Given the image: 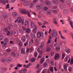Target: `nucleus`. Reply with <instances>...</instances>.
I'll return each instance as SVG.
<instances>
[{"mask_svg":"<svg viewBox=\"0 0 73 73\" xmlns=\"http://www.w3.org/2000/svg\"><path fill=\"white\" fill-rule=\"evenodd\" d=\"M51 42V40H48L47 42V44H50Z\"/></svg>","mask_w":73,"mask_h":73,"instance_id":"obj_62","label":"nucleus"},{"mask_svg":"<svg viewBox=\"0 0 73 73\" xmlns=\"http://www.w3.org/2000/svg\"><path fill=\"white\" fill-rule=\"evenodd\" d=\"M52 3L54 4H57L58 3V1L57 0H54L52 1Z\"/></svg>","mask_w":73,"mask_h":73,"instance_id":"obj_16","label":"nucleus"},{"mask_svg":"<svg viewBox=\"0 0 73 73\" xmlns=\"http://www.w3.org/2000/svg\"><path fill=\"white\" fill-rule=\"evenodd\" d=\"M68 57H66L64 59L65 62H67L68 61Z\"/></svg>","mask_w":73,"mask_h":73,"instance_id":"obj_56","label":"nucleus"},{"mask_svg":"<svg viewBox=\"0 0 73 73\" xmlns=\"http://www.w3.org/2000/svg\"><path fill=\"white\" fill-rule=\"evenodd\" d=\"M24 25L25 26H26V25L29 26V22H28V20H26L25 21V22Z\"/></svg>","mask_w":73,"mask_h":73,"instance_id":"obj_15","label":"nucleus"},{"mask_svg":"<svg viewBox=\"0 0 73 73\" xmlns=\"http://www.w3.org/2000/svg\"><path fill=\"white\" fill-rule=\"evenodd\" d=\"M43 65V66H44V67H46V66H48V64L47 63H44Z\"/></svg>","mask_w":73,"mask_h":73,"instance_id":"obj_51","label":"nucleus"},{"mask_svg":"<svg viewBox=\"0 0 73 73\" xmlns=\"http://www.w3.org/2000/svg\"><path fill=\"white\" fill-rule=\"evenodd\" d=\"M45 3L47 5H49L50 4V2L49 1H46L45 2Z\"/></svg>","mask_w":73,"mask_h":73,"instance_id":"obj_18","label":"nucleus"},{"mask_svg":"<svg viewBox=\"0 0 73 73\" xmlns=\"http://www.w3.org/2000/svg\"><path fill=\"white\" fill-rule=\"evenodd\" d=\"M53 34V33L52 34V37H53L54 36L55 37H57V31L55 30H54Z\"/></svg>","mask_w":73,"mask_h":73,"instance_id":"obj_7","label":"nucleus"},{"mask_svg":"<svg viewBox=\"0 0 73 73\" xmlns=\"http://www.w3.org/2000/svg\"><path fill=\"white\" fill-rule=\"evenodd\" d=\"M47 15H50L51 14V11L50 10H48L46 12Z\"/></svg>","mask_w":73,"mask_h":73,"instance_id":"obj_24","label":"nucleus"},{"mask_svg":"<svg viewBox=\"0 0 73 73\" xmlns=\"http://www.w3.org/2000/svg\"><path fill=\"white\" fill-rule=\"evenodd\" d=\"M70 64H73V58H71Z\"/></svg>","mask_w":73,"mask_h":73,"instance_id":"obj_60","label":"nucleus"},{"mask_svg":"<svg viewBox=\"0 0 73 73\" xmlns=\"http://www.w3.org/2000/svg\"><path fill=\"white\" fill-rule=\"evenodd\" d=\"M9 4H8L7 5L6 7V9H8V8H9Z\"/></svg>","mask_w":73,"mask_h":73,"instance_id":"obj_58","label":"nucleus"},{"mask_svg":"<svg viewBox=\"0 0 73 73\" xmlns=\"http://www.w3.org/2000/svg\"><path fill=\"white\" fill-rule=\"evenodd\" d=\"M68 21L70 22V25L71 27L73 29V22L72 21H71V18H70V17H68Z\"/></svg>","mask_w":73,"mask_h":73,"instance_id":"obj_6","label":"nucleus"},{"mask_svg":"<svg viewBox=\"0 0 73 73\" xmlns=\"http://www.w3.org/2000/svg\"><path fill=\"white\" fill-rule=\"evenodd\" d=\"M31 26L32 27H35L34 28L33 30V32L34 33L36 34V32H37V27L35 25V23L33 21L31 22Z\"/></svg>","mask_w":73,"mask_h":73,"instance_id":"obj_2","label":"nucleus"},{"mask_svg":"<svg viewBox=\"0 0 73 73\" xmlns=\"http://www.w3.org/2000/svg\"><path fill=\"white\" fill-rule=\"evenodd\" d=\"M0 61H2L3 62H5L6 60H5L4 58H2L0 59Z\"/></svg>","mask_w":73,"mask_h":73,"instance_id":"obj_26","label":"nucleus"},{"mask_svg":"<svg viewBox=\"0 0 73 73\" xmlns=\"http://www.w3.org/2000/svg\"><path fill=\"white\" fill-rule=\"evenodd\" d=\"M8 28H6V29H4V28H3L1 29V33H2V34H3L4 33V32H7L8 31Z\"/></svg>","mask_w":73,"mask_h":73,"instance_id":"obj_5","label":"nucleus"},{"mask_svg":"<svg viewBox=\"0 0 73 73\" xmlns=\"http://www.w3.org/2000/svg\"><path fill=\"white\" fill-rule=\"evenodd\" d=\"M31 4V2L29 1H26L23 3V5H29Z\"/></svg>","mask_w":73,"mask_h":73,"instance_id":"obj_10","label":"nucleus"},{"mask_svg":"<svg viewBox=\"0 0 73 73\" xmlns=\"http://www.w3.org/2000/svg\"><path fill=\"white\" fill-rule=\"evenodd\" d=\"M31 62H35L36 61V59L35 58H32L31 59Z\"/></svg>","mask_w":73,"mask_h":73,"instance_id":"obj_47","label":"nucleus"},{"mask_svg":"<svg viewBox=\"0 0 73 73\" xmlns=\"http://www.w3.org/2000/svg\"><path fill=\"white\" fill-rule=\"evenodd\" d=\"M28 42H29L28 40H27L26 41V42L24 43V45H25V46H27V45H28Z\"/></svg>","mask_w":73,"mask_h":73,"instance_id":"obj_48","label":"nucleus"},{"mask_svg":"<svg viewBox=\"0 0 73 73\" xmlns=\"http://www.w3.org/2000/svg\"><path fill=\"white\" fill-rule=\"evenodd\" d=\"M44 61H45V59H44V58H42L40 60V64H42V63L44 62Z\"/></svg>","mask_w":73,"mask_h":73,"instance_id":"obj_27","label":"nucleus"},{"mask_svg":"<svg viewBox=\"0 0 73 73\" xmlns=\"http://www.w3.org/2000/svg\"><path fill=\"white\" fill-rule=\"evenodd\" d=\"M41 8H42V6L39 5H37L36 7V8L38 9H40Z\"/></svg>","mask_w":73,"mask_h":73,"instance_id":"obj_30","label":"nucleus"},{"mask_svg":"<svg viewBox=\"0 0 73 73\" xmlns=\"http://www.w3.org/2000/svg\"><path fill=\"white\" fill-rule=\"evenodd\" d=\"M4 42H8V39L7 38H6L4 40Z\"/></svg>","mask_w":73,"mask_h":73,"instance_id":"obj_57","label":"nucleus"},{"mask_svg":"<svg viewBox=\"0 0 73 73\" xmlns=\"http://www.w3.org/2000/svg\"><path fill=\"white\" fill-rule=\"evenodd\" d=\"M30 50H31V52L33 51L34 50V49L33 48V47H31V48H30Z\"/></svg>","mask_w":73,"mask_h":73,"instance_id":"obj_59","label":"nucleus"},{"mask_svg":"<svg viewBox=\"0 0 73 73\" xmlns=\"http://www.w3.org/2000/svg\"><path fill=\"white\" fill-rule=\"evenodd\" d=\"M35 43L36 44V45H38V42L37 41V40L35 41Z\"/></svg>","mask_w":73,"mask_h":73,"instance_id":"obj_64","label":"nucleus"},{"mask_svg":"<svg viewBox=\"0 0 73 73\" xmlns=\"http://www.w3.org/2000/svg\"><path fill=\"white\" fill-rule=\"evenodd\" d=\"M66 52H67V53H69L70 52V49H67L66 50Z\"/></svg>","mask_w":73,"mask_h":73,"instance_id":"obj_46","label":"nucleus"},{"mask_svg":"<svg viewBox=\"0 0 73 73\" xmlns=\"http://www.w3.org/2000/svg\"><path fill=\"white\" fill-rule=\"evenodd\" d=\"M12 27H13V26H12V24H10L9 25V26L8 27V28L9 29H10V28H12Z\"/></svg>","mask_w":73,"mask_h":73,"instance_id":"obj_50","label":"nucleus"},{"mask_svg":"<svg viewBox=\"0 0 73 73\" xmlns=\"http://www.w3.org/2000/svg\"><path fill=\"white\" fill-rule=\"evenodd\" d=\"M46 62H48V63H50V64H51V65H54L53 60H51L50 62V61H49V59H48L46 60Z\"/></svg>","mask_w":73,"mask_h":73,"instance_id":"obj_9","label":"nucleus"},{"mask_svg":"<svg viewBox=\"0 0 73 73\" xmlns=\"http://www.w3.org/2000/svg\"><path fill=\"white\" fill-rule=\"evenodd\" d=\"M0 3L5 4V1L3 0H0Z\"/></svg>","mask_w":73,"mask_h":73,"instance_id":"obj_42","label":"nucleus"},{"mask_svg":"<svg viewBox=\"0 0 73 73\" xmlns=\"http://www.w3.org/2000/svg\"><path fill=\"white\" fill-rule=\"evenodd\" d=\"M38 23L39 25V26H41V25H42V23L41 22H39V21L38 22Z\"/></svg>","mask_w":73,"mask_h":73,"instance_id":"obj_63","label":"nucleus"},{"mask_svg":"<svg viewBox=\"0 0 73 73\" xmlns=\"http://www.w3.org/2000/svg\"><path fill=\"white\" fill-rule=\"evenodd\" d=\"M11 61H12L11 58H7V61L8 62V63H10V62H11Z\"/></svg>","mask_w":73,"mask_h":73,"instance_id":"obj_21","label":"nucleus"},{"mask_svg":"<svg viewBox=\"0 0 73 73\" xmlns=\"http://www.w3.org/2000/svg\"><path fill=\"white\" fill-rule=\"evenodd\" d=\"M53 13H57V10H54L52 11Z\"/></svg>","mask_w":73,"mask_h":73,"instance_id":"obj_40","label":"nucleus"},{"mask_svg":"<svg viewBox=\"0 0 73 73\" xmlns=\"http://www.w3.org/2000/svg\"><path fill=\"white\" fill-rule=\"evenodd\" d=\"M1 69H2V73H4L7 70V68H6L1 67Z\"/></svg>","mask_w":73,"mask_h":73,"instance_id":"obj_11","label":"nucleus"},{"mask_svg":"<svg viewBox=\"0 0 73 73\" xmlns=\"http://www.w3.org/2000/svg\"><path fill=\"white\" fill-rule=\"evenodd\" d=\"M34 56L35 57H37V56L38 55V53L36 52H35L34 53Z\"/></svg>","mask_w":73,"mask_h":73,"instance_id":"obj_41","label":"nucleus"},{"mask_svg":"<svg viewBox=\"0 0 73 73\" xmlns=\"http://www.w3.org/2000/svg\"><path fill=\"white\" fill-rule=\"evenodd\" d=\"M12 15L13 17H16V16H17V13L16 12H14L13 13Z\"/></svg>","mask_w":73,"mask_h":73,"instance_id":"obj_29","label":"nucleus"},{"mask_svg":"<svg viewBox=\"0 0 73 73\" xmlns=\"http://www.w3.org/2000/svg\"><path fill=\"white\" fill-rule=\"evenodd\" d=\"M44 43L42 42V43L40 44V48L41 49H42V48H43V46L44 45Z\"/></svg>","mask_w":73,"mask_h":73,"instance_id":"obj_32","label":"nucleus"},{"mask_svg":"<svg viewBox=\"0 0 73 73\" xmlns=\"http://www.w3.org/2000/svg\"><path fill=\"white\" fill-rule=\"evenodd\" d=\"M63 13L64 15H68V11L66 9H64L63 10Z\"/></svg>","mask_w":73,"mask_h":73,"instance_id":"obj_17","label":"nucleus"},{"mask_svg":"<svg viewBox=\"0 0 73 73\" xmlns=\"http://www.w3.org/2000/svg\"><path fill=\"white\" fill-rule=\"evenodd\" d=\"M52 45L53 46H56L57 45V44L56 43H54L53 42L52 43Z\"/></svg>","mask_w":73,"mask_h":73,"instance_id":"obj_44","label":"nucleus"},{"mask_svg":"<svg viewBox=\"0 0 73 73\" xmlns=\"http://www.w3.org/2000/svg\"><path fill=\"white\" fill-rule=\"evenodd\" d=\"M61 48V47H60L58 46L56 47V51L57 52H58L60 50V49Z\"/></svg>","mask_w":73,"mask_h":73,"instance_id":"obj_22","label":"nucleus"},{"mask_svg":"<svg viewBox=\"0 0 73 73\" xmlns=\"http://www.w3.org/2000/svg\"><path fill=\"white\" fill-rule=\"evenodd\" d=\"M22 21V19H21V17H18L17 19V21L18 23H19L20 24L21 23V21Z\"/></svg>","mask_w":73,"mask_h":73,"instance_id":"obj_12","label":"nucleus"},{"mask_svg":"<svg viewBox=\"0 0 73 73\" xmlns=\"http://www.w3.org/2000/svg\"><path fill=\"white\" fill-rule=\"evenodd\" d=\"M29 50H30V48H27V49H26L27 53H28V52H29Z\"/></svg>","mask_w":73,"mask_h":73,"instance_id":"obj_55","label":"nucleus"},{"mask_svg":"<svg viewBox=\"0 0 73 73\" xmlns=\"http://www.w3.org/2000/svg\"><path fill=\"white\" fill-rule=\"evenodd\" d=\"M33 5L34 4L33 3H31L30 6V8H33Z\"/></svg>","mask_w":73,"mask_h":73,"instance_id":"obj_49","label":"nucleus"},{"mask_svg":"<svg viewBox=\"0 0 73 73\" xmlns=\"http://www.w3.org/2000/svg\"><path fill=\"white\" fill-rule=\"evenodd\" d=\"M51 50V48L49 45H47L46 46V52H50Z\"/></svg>","mask_w":73,"mask_h":73,"instance_id":"obj_8","label":"nucleus"},{"mask_svg":"<svg viewBox=\"0 0 73 73\" xmlns=\"http://www.w3.org/2000/svg\"><path fill=\"white\" fill-rule=\"evenodd\" d=\"M21 54H25V49L24 48H21Z\"/></svg>","mask_w":73,"mask_h":73,"instance_id":"obj_14","label":"nucleus"},{"mask_svg":"<svg viewBox=\"0 0 73 73\" xmlns=\"http://www.w3.org/2000/svg\"><path fill=\"white\" fill-rule=\"evenodd\" d=\"M68 70L69 72H71L72 70V67H69L68 68Z\"/></svg>","mask_w":73,"mask_h":73,"instance_id":"obj_45","label":"nucleus"},{"mask_svg":"<svg viewBox=\"0 0 73 73\" xmlns=\"http://www.w3.org/2000/svg\"><path fill=\"white\" fill-rule=\"evenodd\" d=\"M53 22L55 24H58V23H57V22L56 21V19H53Z\"/></svg>","mask_w":73,"mask_h":73,"instance_id":"obj_39","label":"nucleus"},{"mask_svg":"<svg viewBox=\"0 0 73 73\" xmlns=\"http://www.w3.org/2000/svg\"><path fill=\"white\" fill-rule=\"evenodd\" d=\"M26 31L27 33H29L31 32V30L29 29H27L26 30Z\"/></svg>","mask_w":73,"mask_h":73,"instance_id":"obj_19","label":"nucleus"},{"mask_svg":"<svg viewBox=\"0 0 73 73\" xmlns=\"http://www.w3.org/2000/svg\"><path fill=\"white\" fill-rule=\"evenodd\" d=\"M50 72H53V70H53V67H50Z\"/></svg>","mask_w":73,"mask_h":73,"instance_id":"obj_52","label":"nucleus"},{"mask_svg":"<svg viewBox=\"0 0 73 73\" xmlns=\"http://www.w3.org/2000/svg\"><path fill=\"white\" fill-rule=\"evenodd\" d=\"M59 7L61 9H64V5H60Z\"/></svg>","mask_w":73,"mask_h":73,"instance_id":"obj_35","label":"nucleus"},{"mask_svg":"<svg viewBox=\"0 0 73 73\" xmlns=\"http://www.w3.org/2000/svg\"><path fill=\"white\" fill-rule=\"evenodd\" d=\"M68 64H66L64 65V68L66 72H67V65H68Z\"/></svg>","mask_w":73,"mask_h":73,"instance_id":"obj_28","label":"nucleus"},{"mask_svg":"<svg viewBox=\"0 0 73 73\" xmlns=\"http://www.w3.org/2000/svg\"><path fill=\"white\" fill-rule=\"evenodd\" d=\"M39 50H40V48H38L37 50V51L38 52H39V53L40 54V55H42V51Z\"/></svg>","mask_w":73,"mask_h":73,"instance_id":"obj_23","label":"nucleus"},{"mask_svg":"<svg viewBox=\"0 0 73 73\" xmlns=\"http://www.w3.org/2000/svg\"><path fill=\"white\" fill-rule=\"evenodd\" d=\"M48 22L46 21H43V25H46V24H48Z\"/></svg>","mask_w":73,"mask_h":73,"instance_id":"obj_38","label":"nucleus"},{"mask_svg":"<svg viewBox=\"0 0 73 73\" xmlns=\"http://www.w3.org/2000/svg\"><path fill=\"white\" fill-rule=\"evenodd\" d=\"M41 69L40 68H39L37 70L36 72V73H40L41 72Z\"/></svg>","mask_w":73,"mask_h":73,"instance_id":"obj_33","label":"nucleus"},{"mask_svg":"<svg viewBox=\"0 0 73 73\" xmlns=\"http://www.w3.org/2000/svg\"><path fill=\"white\" fill-rule=\"evenodd\" d=\"M19 12L21 13H22V14H25L27 15V16L28 17H31V14L28 11H27L25 9H23L21 8L19 9Z\"/></svg>","mask_w":73,"mask_h":73,"instance_id":"obj_1","label":"nucleus"},{"mask_svg":"<svg viewBox=\"0 0 73 73\" xmlns=\"http://www.w3.org/2000/svg\"><path fill=\"white\" fill-rule=\"evenodd\" d=\"M30 35H31V36L32 38H35L36 36V35H35V34L32 33L30 34Z\"/></svg>","mask_w":73,"mask_h":73,"instance_id":"obj_25","label":"nucleus"},{"mask_svg":"<svg viewBox=\"0 0 73 73\" xmlns=\"http://www.w3.org/2000/svg\"><path fill=\"white\" fill-rule=\"evenodd\" d=\"M60 54L58 53H56L54 55V58L55 60H58L60 58Z\"/></svg>","mask_w":73,"mask_h":73,"instance_id":"obj_3","label":"nucleus"},{"mask_svg":"<svg viewBox=\"0 0 73 73\" xmlns=\"http://www.w3.org/2000/svg\"><path fill=\"white\" fill-rule=\"evenodd\" d=\"M27 69L23 68L19 71V73H25L27 72Z\"/></svg>","mask_w":73,"mask_h":73,"instance_id":"obj_4","label":"nucleus"},{"mask_svg":"<svg viewBox=\"0 0 73 73\" xmlns=\"http://www.w3.org/2000/svg\"><path fill=\"white\" fill-rule=\"evenodd\" d=\"M3 16L5 19H6V18H7V17H8L7 14L6 13H4L3 15Z\"/></svg>","mask_w":73,"mask_h":73,"instance_id":"obj_20","label":"nucleus"},{"mask_svg":"<svg viewBox=\"0 0 73 73\" xmlns=\"http://www.w3.org/2000/svg\"><path fill=\"white\" fill-rule=\"evenodd\" d=\"M46 72V69H44L42 71L41 73H45V72Z\"/></svg>","mask_w":73,"mask_h":73,"instance_id":"obj_54","label":"nucleus"},{"mask_svg":"<svg viewBox=\"0 0 73 73\" xmlns=\"http://www.w3.org/2000/svg\"><path fill=\"white\" fill-rule=\"evenodd\" d=\"M60 37L61 38H62V40H66V37L62 36V35L60 36Z\"/></svg>","mask_w":73,"mask_h":73,"instance_id":"obj_37","label":"nucleus"},{"mask_svg":"<svg viewBox=\"0 0 73 73\" xmlns=\"http://www.w3.org/2000/svg\"><path fill=\"white\" fill-rule=\"evenodd\" d=\"M30 66H31V63L28 64L27 65H26V67H25V68H29Z\"/></svg>","mask_w":73,"mask_h":73,"instance_id":"obj_43","label":"nucleus"},{"mask_svg":"<svg viewBox=\"0 0 73 73\" xmlns=\"http://www.w3.org/2000/svg\"><path fill=\"white\" fill-rule=\"evenodd\" d=\"M26 38L27 39H29L30 38V37H29V35L28 34H27L26 35Z\"/></svg>","mask_w":73,"mask_h":73,"instance_id":"obj_53","label":"nucleus"},{"mask_svg":"<svg viewBox=\"0 0 73 73\" xmlns=\"http://www.w3.org/2000/svg\"><path fill=\"white\" fill-rule=\"evenodd\" d=\"M50 54L51 56H53L54 55V51H52L51 52H50Z\"/></svg>","mask_w":73,"mask_h":73,"instance_id":"obj_36","label":"nucleus"},{"mask_svg":"<svg viewBox=\"0 0 73 73\" xmlns=\"http://www.w3.org/2000/svg\"><path fill=\"white\" fill-rule=\"evenodd\" d=\"M43 9L44 11H46L47 10H48V7H44L43 8Z\"/></svg>","mask_w":73,"mask_h":73,"instance_id":"obj_61","label":"nucleus"},{"mask_svg":"<svg viewBox=\"0 0 73 73\" xmlns=\"http://www.w3.org/2000/svg\"><path fill=\"white\" fill-rule=\"evenodd\" d=\"M21 40L22 41H23V42H25V41L26 40L25 37L24 36L22 38Z\"/></svg>","mask_w":73,"mask_h":73,"instance_id":"obj_31","label":"nucleus"},{"mask_svg":"<svg viewBox=\"0 0 73 73\" xmlns=\"http://www.w3.org/2000/svg\"><path fill=\"white\" fill-rule=\"evenodd\" d=\"M65 57V54H63L62 57V60H63L64 59V58Z\"/></svg>","mask_w":73,"mask_h":73,"instance_id":"obj_34","label":"nucleus"},{"mask_svg":"<svg viewBox=\"0 0 73 73\" xmlns=\"http://www.w3.org/2000/svg\"><path fill=\"white\" fill-rule=\"evenodd\" d=\"M41 33L39 32H38L36 34V36L38 38H40V37H41Z\"/></svg>","mask_w":73,"mask_h":73,"instance_id":"obj_13","label":"nucleus"}]
</instances>
